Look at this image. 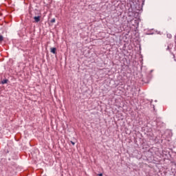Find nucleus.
<instances>
[{
    "label": "nucleus",
    "instance_id": "1",
    "mask_svg": "<svg viewBox=\"0 0 176 176\" xmlns=\"http://www.w3.org/2000/svg\"><path fill=\"white\" fill-rule=\"evenodd\" d=\"M34 23H39V21H41V16H34Z\"/></svg>",
    "mask_w": 176,
    "mask_h": 176
},
{
    "label": "nucleus",
    "instance_id": "2",
    "mask_svg": "<svg viewBox=\"0 0 176 176\" xmlns=\"http://www.w3.org/2000/svg\"><path fill=\"white\" fill-rule=\"evenodd\" d=\"M56 50L57 49L56 47H52L50 52L51 53H53V54H56L57 53Z\"/></svg>",
    "mask_w": 176,
    "mask_h": 176
},
{
    "label": "nucleus",
    "instance_id": "3",
    "mask_svg": "<svg viewBox=\"0 0 176 176\" xmlns=\"http://www.w3.org/2000/svg\"><path fill=\"white\" fill-rule=\"evenodd\" d=\"M8 79H5V80H3L1 81V84L2 85H6V83H8Z\"/></svg>",
    "mask_w": 176,
    "mask_h": 176
},
{
    "label": "nucleus",
    "instance_id": "4",
    "mask_svg": "<svg viewBox=\"0 0 176 176\" xmlns=\"http://www.w3.org/2000/svg\"><path fill=\"white\" fill-rule=\"evenodd\" d=\"M3 41V36L0 35V42H2Z\"/></svg>",
    "mask_w": 176,
    "mask_h": 176
},
{
    "label": "nucleus",
    "instance_id": "5",
    "mask_svg": "<svg viewBox=\"0 0 176 176\" xmlns=\"http://www.w3.org/2000/svg\"><path fill=\"white\" fill-rule=\"evenodd\" d=\"M51 23H56V19H52V20H51Z\"/></svg>",
    "mask_w": 176,
    "mask_h": 176
},
{
    "label": "nucleus",
    "instance_id": "6",
    "mask_svg": "<svg viewBox=\"0 0 176 176\" xmlns=\"http://www.w3.org/2000/svg\"><path fill=\"white\" fill-rule=\"evenodd\" d=\"M71 144H72V145H75V142L71 141Z\"/></svg>",
    "mask_w": 176,
    "mask_h": 176
},
{
    "label": "nucleus",
    "instance_id": "7",
    "mask_svg": "<svg viewBox=\"0 0 176 176\" xmlns=\"http://www.w3.org/2000/svg\"><path fill=\"white\" fill-rule=\"evenodd\" d=\"M98 176H102V173L98 174Z\"/></svg>",
    "mask_w": 176,
    "mask_h": 176
},
{
    "label": "nucleus",
    "instance_id": "8",
    "mask_svg": "<svg viewBox=\"0 0 176 176\" xmlns=\"http://www.w3.org/2000/svg\"><path fill=\"white\" fill-rule=\"evenodd\" d=\"M168 38H171V34L168 35Z\"/></svg>",
    "mask_w": 176,
    "mask_h": 176
}]
</instances>
